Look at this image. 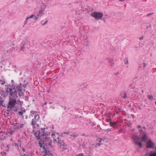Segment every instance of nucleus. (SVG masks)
Instances as JSON below:
<instances>
[{
	"label": "nucleus",
	"instance_id": "nucleus-37",
	"mask_svg": "<svg viewBox=\"0 0 156 156\" xmlns=\"http://www.w3.org/2000/svg\"><path fill=\"white\" fill-rule=\"evenodd\" d=\"M34 113H35V114H36L37 112H34Z\"/></svg>",
	"mask_w": 156,
	"mask_h": 156
},
{
	"label": "nucleus",
	"instance_id": "nucleus-5",
	"mask_svg": "<svg viewBox=\"0 0 156 156\" xmlns=\"http://www.w3.org/2000/svg\"><path fill=\"white\" fill-rule=\"evenodd\" d=\"M48 136L50 138V136H51L54 139V141L57 142V137L58 135L57 134H56V133L54 131H51L49 132L48 131Z\"/></svg>",
	"mask_w": 156,
	"mask_h": 156
},
{
	"label": "nucleus",
	"instance_id": "nucleus-21",
	"mask_svg": "<svg viewBox=\"0 0 156 156\" xmlns=\"http://www.w3.org/2000/svg\"><path fill=\"white\" fill-rule=\"evenodd\" d=\"M34 16V15H32L30 16L29 17H28V18H26V22L27 21V20L28 19L32 18Z\"/></svg>",
	"mask_w": 156,
	"mask_h": 156
},
{
	"label": "nucleus",
	"instance_id": "nucleus-35",
	"mask_svg": "<svg viewBox=\"0 0 156 156\" xmlns=\"http://www.w3.org/2000/svg\"><path fill=\"white\" fill-rule=\"evenodd\" d=\"M143 37H141V38H140V39H143Z\"/></svg>",
	"mask_w": 156,
	"mask_h": 156
},
{
	"label": "nucleus",
	"instance_id": "nucleus-32",
	"mask_svg": "<svg viewBox=\"0 0 156 156\" xmlns=\"http://www.w3.org/2000/svg\"><path fill=\"white\" fill-rule=\"evenodd\" d=\"M47 104V102H45L44 103V105H46Z\"/></svg>",
	"mask_w": 156,
	"mask_h": 156
},
{
	"label": "nucleus",
	"instance_id": "nucleus-28",
	"mask_svg": "<svg viewBox=\"0 0 156 156\" xmlns=\"http://www.w3.org/2000/svg\"><path fill=\"white\" fill-rule=\"evenodd\" d=\"M137 128L138 129H140V128H141V127L140 126H138L137 127Z\"/></svg>",
	"mask_w": 156,
	"mask_h": 156
},
{
	"label": "nucleus",
	"instance_id": "nucleus-34",
	"mask_svg": "<svg viewBox=\"0 0 156 156\" xmlns=\"http://www.w3.org/2000/svg\"><path fill=\"white\" fill-rule=\"evenodd\" d=\"M49 104H51L52 103V102H49Z\"/></svg>",
	"mask_w": 156,
	"mask_h": 156
},
{
	"label": "nucleus",
	"instance_id": "nucleus-23",
	"mask_svg": "<svg viewBox=\"0 0 156 156\" xmlns=\"http://www.w3.org/2000/svg\"><path fill=\"white\" fill-rule=\"evenodd\" d=\"M38 17H39V15L37 14V16L36 17H35V20H37L38 19Z\"/></svg>",
	"mask_w": 156,
	"mask_h": 156
},
{
	"label": "nucleus",
	"instance_id": "nucleus-26",
	"mask_svg": "<svg viewBox=\"0 0 156 156\" xmlns=\"http://www.w3.org/2000/svg\"><path fill=\"white\" fill-rule=\"evenodd\" d=\"M142 128H140L139 129V131H140V133H141L142 131Z\"/></svg>",
	"mask_w": 156,
	"mask_h": 156
},
{
	"label": "nucleus",
	"instance_id": "nucleus-1",
	"mask_svg": "<svg viewBox=\"0 0 156 156\" xmlns=\"http://www.w3.org/2000/svg\"><path fill=\"white\" fill-rule=\"evenodd\" d=\"M5 87V90L2 88L0 93L1 95L4 97H6L9 94V100L7 107V111L9 112L12 111L13 108L16 105V99L18 97L17 90L10 85Z\"/></svg>",
	"mask_w": 156,
	"mask_h": 156
},
{
	"label": "nucleus",
	"instance_id": "nucleus-4",
	"mask_svg": "<svg viewBox=\"0 0 156 156\" xmlns=\"http://www.w3.org/2000/svg\"><path fill=\"white\" fill-rule=\"evenodd\" d=\"M40 119V116L38 114L35 115L34 118L33 119L32 121L31 124L33 126V129H34L35 127V125H37V126L39 127L38 124H37V122Z\"/></svg>",
	"mask_w": 156,
	"mask_h": 156
},
{
	"label": "nucleus",
	"instance_id": "nucleus-41",
	"mask_svg": "<svg viewBox=\"0 0 156 156\" xmlns=\"http://www.w3.org/2000/svg\"><path fill=\"white\" fill-rule=\"evenodd\" d=\"M155 105H156V101L155 102Z\"/></svg>",
	"mask_w": 156,
	"mask_h": 156
},
{
	"label": "nucleus",
	"instance_id": "nucleus-40",
	"mask_svg": "<svg viewBox=\"0 0 156 156\" xmlns=\"http://www.w3.org/2000/svg\"><path fill=\"white\" fill-rule=\"evenodd\" d=\"M19 95H20V94H19Z\"/></svg>",
	"mask_w": 156,
	"mask_h": 156
},
{
	"label": "nucleus",
	"instance_id": "nucleus-18",
	"mask_svg": "<svg viewBox=\"0 0 156 156\" xmlns=\"http://www.w3.org/2000/svg\"><path fill=\"white\" fill-rule=\"evenodd\" d=\"M76 156H84V154L83 153H80L77 154Z\"/></svg>",
	"mask_w": 156,
	"mask_h": 156
},
{
	"label": "nucleus",
	"instance_id": "nucleus-15",
	"mask_svg": "<svg viewBox=\"0 0 156 156\" xmlns=\"http://www.w3.org/2000/svg\"><path fill=\"white\" fill-rule=\"evenodd\" d=\"M148 99L150 100H152L153 99V97L152 95H149L148 96Z\"/></svg>",
	"mask_w": 156,
	"mask_h": 156
},
{
	"label": "nucleus",
	"instance_id": "nucleus-25",
	"mask_svg": "<svg viewBox=\"0 0 156 156\" xmlns=\"http://www.w3.org/2000/svg\"><path fill=\"white\" fill-rule=\"evenodd\" d=\"M17 89L19 90L20 91H21L22 90L21 88L20 87H18Z\"/></svg>",
	"mask_w": 156,
	"mask_h": 156
},
{
	"label": "nucleus",
	"instance_id": "nucleus-14",
	"mask_svg": "<svg viewBox=\"0 0 156 156\" xmlns=\"http://www.w3.org/2000/svg\"><path fill=\"white\" fill-rule=\"evenodd\" d=\"M78 135L77 133H73L71 135V136L73 137L74 138L77 137Z\"/></svg>",
	"mask_w": 156,
	"mask_h": 156
},
{
	"label": "nucleus",
	"instance_id": "nucleus-8",
	"mask_svg": "<svg viewBox=\"0 0 156 156\" xmlns=\"http://www.w3.org/2000/svg\"><path fill=\"white\" fill-rule=\"evenodd\" d=\"M27 122H23L22 123H20L19 125H15L14 129L15 130L17 129H20L26 127Z\"/></svg>",
	"mask_w": 156,
	"mask_h": 156
},
{
	"label": "nucleus",
	"instance_id": "nucleus-3",
	"mask_svg": "<svg viewBox=\"0 0 156 156\" xmlns=\"http://www.w3.org/2000/svg\"><path fill=\"white\" fill-rule=\"evenodd\" d=\"M133 139L135 144L136 145L140 148L142 147L143 146L141 142L146 143L148 140L149 138H148L147 134L144 133L143 135L140 138L138 136L136 135H134L133 136Z\"/></svg>",
	"mask_w": 156,
	"mask_h": 156
},
{
	"label": "nucleus",
	"instance_id": "nucleus-38",
	"mask_svg": "<svg viewBox=\"0 0 156 156\" xmlns=\"http://www.w3.org/2000/svg\"><path fill=\"white\" fill-rule=\"evenodd\" d=\"M64 148H65V147H62V149H64Z\"/></svg>",
	"mask_w": 156,
	"mask_h": 156
},
{
	"label": "nucleus",
	"instance_id": "nucleus-30",
	"mask_svg": "<svg viewBox=\"0 0 156 156\" xmlns=\"http://www.w3.org/2000/svg\"><path fill=\"white\" fill-rule=\"evenodd\" d=\"M22 150L23 152L25 151V149L24 148H22Z\"/></svg>",
	"mask_w": 156,
	"mask_h": 156
},
{
	"label": "nucleus",
	"instance_id": "nucleus-9",
	"mask_svg": "<svg viewBox=\"0 0 156 156\" xmlns=\"http://www.w3.org/2000/svg\"><path fill=\"white\" fill-rule=\"evenodd\" d=\"M41 155L42 156H52L49 151H47L44 148V150L42 151Z\"/></svg>",
	"mask_w": 156,
	"mask_h": 156
},
{
	"label": "nucleus",
	"instance_id": "nucleus-16",
	"mask_svg": "<svg viewBox=\"0 0 156 156\" xmlns=\"http://www.w3.org/2000/svg\"><path fill=\"white\" fill-rule=\"evenodd\" d=\"M14 131L13 130H10L8 131V133L11 135L14 133Z\"/></svg>",
	"mask_w": 156,
	"mask_h": 156
},
{
	"label": "nucleus",
	"instance_id": "nucleus-12",
	"mask_svg": "<svg viewBox=\"0 0 156 156\" xmlns=\"http://www.w3.org/2000/svg\"><path fill=\"white\" fill-rule=\"evenodd\" d=\"M110 124L111 126L115 127V126H117V123L116 122H112L111 121V119H110Z\"/></svg>",
	"mask_w": 156,
	"mask_h": 156
},
{
	"label": "nucleus",
	"instance_id": "nucleus-19",
	"mask_svg": "<svg viewBox=\"0 0 156 156\" xmlns=\"http://www.w3.org/2000/svg\"><path fill=\"white\" fill-rule=\"evenodd\" d=\"M25 112V111H23V112H22V111H20V112H18V113H19V114L20 115H22L23 114V112Z\"/></svg>",
	"mask_w": 156,
	"mask_h": 156
},
{
	"label": "nucleus",
	"instance_id": "nucleus-39",
	"mask_svg": "<svg viewBox=\"0 0 156 156\" xmlns=\"http://www.w3.org/2000/svg\"><path fill=\"white\" fill-rule=\"evenodd\" d=\"M142 93H143V90H142Z\"/></svg>",
	"mask_w": 156,
	"mask_h": 156
},
{
	"label": "nucleus",
	"instance_id": "nucleus-7",
	"mask_svg": "<svg viewBox=\"0 0 156 156\" xmlns=\"http://www.w3.org/2000/svg\"><path fill=\"white\" fill-rule=\"evenodd\" d=\"M146 147L149 148H154L155 147V144L152 142L151 138H149L148 140L147 141L146 143Z\"/></svg>",
	"mask_w": 156,
	"mask_h": 156
},
{
	"label": "nucleus",
	"instance_id": "nucleus-13",
	"mask_svg": "<svg viewBox=\"0 0 156 156\" xmlns=\"http://www.w3.org/2000/svg\"><path fill=\"white\" fill-rule=\"evenodd\" d=\"M108 62L110 63L111 66H113L114 64L113 59L109 58Z\"/></svg>",
	"mask_w": 156,
	"mask_h": 156
},
{
	"label": "nucleus",
	"instance_id": "nucleus-24",
	"mask_svg": "<svg viewBox=\"0 0 156 156\" xmlns=\"http://www.w3.org/2000/svg\"><path fill=\"white\" fill-rule=\"evenodd\" d=\"M47 22H48V21H45V22L44 23L42 24V25H46V24H47Z\"/></svg>",
	"mask_w": 156,
	"mask_h": 156
},
{
	"label": "nucleus",
	"instance_id": "nucleus-10",
	"mask_svg": "<svg viewBox=\"0 0 156 156\" xmlns=\"http://www.w3.org/2000/svg\"><path fill=\"white\" fill-rule=\"evenodd\" d=\"M104 140V139H102L100 138H98L97 140V143L96 145L97 146H100L102 144V141Z\"/></svg>",
	"mask_w": 156,
	"mask_h": 156
},
{
	"label": "nucleus",
	"instance_id": "nucleus-31",
	"mask_svg": "<svg viewBox=\"0 0 156 156\" xmlns=\"http://www.w3.org/2000/svg\"><path fill=\"white\" fill-rule=\"evenodd\" d=\"M66 133V134H69V132H67L66 133H66Z\"/></svg>",
	"mask_w": 156,
	"mask_h": 156
},
{
	"label": "nucleus",
	"instance_id": "nucleus-2",
	"mask_svg": "<svg viewBox=\"0 0 156 156\" xmlns=\"http://www.w3.org/2000/svg\"><path fill=\"white\" fill-rule=\"evenodd\" d=\"M33 133L37 139H41L39 144L41 147H42V145L44 144L52 145V141L51 138L48 136L47 128H42L41 132L39 131L34 132V130Z\"/></svg>",
	"mask_w": 156,
	"mask_h": 156
},
{
	"label": "nucleus",
	"instance_id": "nucleus-6",
	"mask_svg": "<svg viewBox=\"0 0 156 156\" xmlns=\"http://www.w3.org/2000/svg\"><path fill=\"white\" fill-rule=\"evenodd\" d=\"M91 15L96 19L99 20L101 19L103 16L102 12H97L92 13Z\"/></svg>",
	"mask_w": 156,
	"mask_h": 156
},
{
	"label": "nucleus",
	"instance_id": "nucleus-17",
	"mask_svg": "<svg viewBox=\"0 0 156 156\" xmlns=\"http://www.w3.org/2000/svg\"><path fill=\"white\" fill-rule=\"evenodd\" d=\"M0 82L3 85L5 83V81L3 80H1L0 81Z\"/></svg>",
	"mask_w": 156,
	"mask_h": 156
},
{
	"label": "nucleus",
	"instance_id": "nucleus-11",
	"mask_svg": "<svg viewBox=\"0 0 156 156\" xmlns=\"http://www.w3.org/2000/svg\"><path fill=\"white\" fill-rule=\"evenodd\" d=\"M57 139L58 140V144L59 145V146L60 147H62V146H64V143L63 141L59 139L58 137V136L57 137Z\"/></svg>",
	"mask_w": 156,
	"mask_h": 156
},
{
	"label": "nucleus",
	"instance_id": "nucleus-33",
	"mask_svg": "<svg viewBox=\"0 0 156 156\" xmlns=\"http://www.w3.org/2000/svg\"><path fill=\"white\" fill-rule=\"evenodd\" d=\"M119 1H122V2H123L125 0H119Z\"/></svg>",
	"mask_w": 156,
	"mask_h": 156
},
{
	"label": "nucleus",
	"instance_id": "nucleus-27",
	"mask_svg": "<svg viewBox=\"0 0 156 156\" xmlns=\"http://www.w3.org/2000/svg\"><path fill=\"white\" fill-rule=\"evenodd\" d=\"M24 48V46H22L21 47L20 50H23V49Z\"/></svg>",
	"mask_w": 156,
	"mask_h": 156
},
{
	"label": "nucleus",
	"instance_id": "nucleus-36",
	"mask_svg": "<svg viewBox=\"0 0 156 156\" xmlns=\"http://www.w3.org/2000/svg\"><path fill=\"white\" fill-rule=\"evenodd\" d=\"M16 145L17 147H18V145L17 144H16Z\"/></svg>",
	"mask_w": 156,
	"mask_h": 156
},
{
	"label": "nucleus",
	"instance_id": "nucleus-22",
	"mask_svg": "<svg viewBox=\"0 0 156 156\" xmlns=\"http://www.w3.org/2000/svg\"><path fill=\"white\" fill-rule=\"evenodd\" d=\"M3 101L2 100L0 101V105H3Z\"/></svg>",
	"mask_w": 156,
	"mask_h": 156
},
{
	"label": "nucleus",
	"instance_id": "nucleus-20",
	"mask_svg": "<svg viewBox=\"0 0 156 156\" xmlns=\"http://www.w3.org/2000/svg\"><path fill=\"white\" fill-rule=\"evenodd\" d=\"M127 97V95L125 93H124L123 94V96H122V98H126Z\"/></svg>",
	"mask_w": 156,
	"mask_h": 156
},
{
	"label": "nucleus",
	"instance_id": "nucleus-29",
	"mask_svg": "<svg viewBox=\"0 0 156 156\" xmlns=\"http://www.w3.org/2000/svg\"><path fill=\"white\" fill-rule=\"evenodd\" d=\"M131 117L133 119L134 118V115L133 114H131Z\"/></svg>",
	"mask_w": 156,
	"mask_h": 156
}]
</instances>
